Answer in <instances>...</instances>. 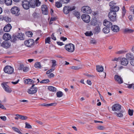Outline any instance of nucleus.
<instances>
[{
    "label": "nucleus",
    "instance_id": "obj_25",
    "mask_svg": "<svg viewBox=\"0 0 134 134\" xmlns=\"http://www.w3.org/2000/svg\"><path fill=\"white\" fill-rule=\"evenodd\" d=\"M95 33L98 34L100 31V25L98 24V25L96 26L94 29Z\"/></svg>",
    "mask_w": 134,
    "mask_h": 134
},
{
    "label": "nucleus",
    "instance_id": "obj_15",
    "mask_svg": "<svg viewBox=\"0 0 134 134\" xmlns=\"http://www.w3.org/2000/svg\"><path fill=\"white\" fill-rule=\"evenodd\" d=\"M41 8L43 14L44 15H47L48 10L47 6L45 5H42L41 6Z\"/></svg>",
    "mask_w": 134,
    "mask_h": 134
},
{
    "label": "nucleus",
    "instance_id": "obj_34",
    "mask_svg": "<svg viewBox=\"0 0 134 134\" xmlns=\"http://www.w3.org/2000/svg\"><path fill=\"white\" fill-rule=\"evenodd\" d=\"M19 79H18L17 81H14V82H10V81H8L7 82H3V83H2V84H7L8 83H11L12 84H17L19 82Z\"/></svg>",
    "mask_w": 134,
    "mask_h": 134
},
{
    "label": "nucleus",
    "instance_id": "obj_62",
    "mask_svg": "<svg viewBox=\"0 0 134 134\" xmlns=\"http://www.w3.org/2000/svg\"><path fill=\"white\" fill-rule=\"evenodd\" d=\"M54 76V75L52 73H50L48 75V77L49 78L53 77Z\"/></svg>",
    "mask_w": 134,
    "mask_h": 134
},
{
    "label": "nucleus",
    "instance_id": "obj_53",
    "mask_svg": "<svg viewBox=\"0 0 134 134\" xmlns=\"http://www.w3.org/2000/svg\"><path fill=\"white\" fill-rule=\"evenodd\" d=\"M133 110H131L129 109L128 111L129 114L130 116H132L133 115Z\"/></svg>",
    "mask_w": 134,
    "mask_h": 134
},
{
    "label": "nucleus",
    "instance_id": "obj_43",
    "mask_svg": "<svg viewBox=\"0 0 134 134\" xmlns=\"http://www.w3.org/2000/svg\"><path fill=\"white\" fill-rule=\"evenodd\" d=\"M96 41L93 38L91 39L90 41V43L91 44H96L97 43Z\"/></svg>",
    "mask_w": 134,
    "mask_h": 134
},
{
    "label": "nucleus",
    "instance_id": "obj_56",
    "mask_svg": "<svg viewBox=\"0 0 134 134\" xmlns=\"http://www.w3.org/2000/svg\"><path fill=\"white\" fill-rule=\"evenodd\" d=\"M35 5L36 6H38L40 5L41 2L39 0H35Z\"/></svg>",
    "mask_w": 134,
    "mask_h": 134
},
{
    "label": "nucleus",
    "instance_id": "obj_49",
    "mask_svg": "<svg viewBox=\"0 0 134 134\" xmlns=\"http://www.w3.org/2000/svg\"><path fill=\"white\" fill-rule=\"evenodd\" d=\"M26 34V35L29 37H32L33 33L32 32L30 31H28L27 32Z\"/></svg>",
    "mask_w": 134,
    "mask_h": 134
},
{
    "label": "nucleus",
    "instance_id": "obj_7",
    "mask_svg": "<svg viewBox=\"0 0 134 134\" xmlns=\"http://www.w3.org/2000/svg\"><path fill=\"white\" fill-rule=\"evenodd\" d=\"M11 11L12 14H15L16 16H18L20 14L19 9L16 7H13Z\"/></svg>",
    "mask_w": 134,
    "mask_h": 134
},
{
    "label": "nucleus",
    "instance_id": "obj_22",
    "mask_svg": "<svg viewBox=\"0 0 134 134\" xmlns=\"http://www.w3.org/2000/svg\"><path fill=\"white\" fill-rule=\"evenodd\" d=\"M134 31L133 29L126 28L124 29L123 33L124 34H130L132 33Z\"/></svg>",
    "mask_w": 134,
    "mask_h": 134
},
{
    "label": "nucleus",
    "instance_id": "obj_23",
    "mask_svg": "<svg viewBox=\"0 0 134 134\" xmlns=\"http://www.w3.org/2000/svg\"><path fill=\"white\" fill-rule=\"evenodd\" d=\"M97 19L96 17H94L92 18L91 21L90 22V25H91L95 26L97 25Z\"/></svg>",
    "mask_w": 134,
    "mask_h": 134
},
{
    "label": "nucleus",
    "instance_id": "obj_19",
    "mask_svg": "<svg viewBox=\"0 0 134 134\" xmlns=\"http://www.w3.org/2000/svg\"><path fill=\"white\" fill-rule=\"evenodd\" d=\"M111 30L114 32H117L119 30V27L117 25H112L111 27Z\"/></svg>",
    "mask_w": 134,
    "mask_h": 134
},
{
    "label": "nucleus",
    "instance_id": "obj_14",
    "mask_svg": "<svg viewBox=\"0 0 134 134\" xmlns=\"http://www.w3.org/2000/svg\"><path fill=\"white\" fill-rule=\"evenodd\" d=\"M121 106L118 104H115L112 107V110L114 111H119L121 109Z\"/></svg>",
    "mask_w": 134,
    "mask_h": 134
},
{
    "label": "nucleus",
    "instance_id": "obj_17",
    "mask_svg": "<svg viewBox=\"0 0 134 134\" xmlns=\"http://www.w3.org/2000/svg\"><path fill=\"white\" fill-rule=\"evenodd\" d=\"M115 79L118 83L121 84L123 83L122 78L120 76L116 75L114 77Z\"/></svg>",
    "mask_w": 134,
    "mask_h": 134
},
{
    "label": "nucleus",
    "instance_id": "obj_64",
    "mask_svg": "<svg viewBox=\"0 0 134 134\" xmlns=\"http://www.w3.org/2000/svg\"><path fill=\"white\" fill-rule=\"evenodd\" d=\"M130 63L132 65L134 66V59H132L131 60Z\"/></svg>",
    "mask_w": 134,
    "mask_h": 134
},
{
    "label": "nucleus",
    "instance_id": "obj_29",
    "mask_svg": "<svg viewBox=\"0 0 134 134\" xmlns=\"http://www.w3.org/2000/svg\"><path fill=\"white\" fill-rule=\"evenodd\" d=\"M97 70L98 72H102L104 70L103 66L100 65L97 66Z\"/></svg>",
    "mask_w": 134,
    "mask_h": 134
},
{
    "label": "nucleus",
    "instance_id": "obj_1",
    "mask_svg": "<svg viewBox=\"0 0 134 134\" xmlns=\"http://www.w3.org/2000/svg\"><path fill=\"white\" fill-rule=\"evenodd\" d=\"M75 9V7L74 6H65L64 7L63 11L65 14H68L70 11L74 10Z\"/></svg>",
    "mask_w": 134,
    "mask_h": 134
},
{
    "label": "nucleus",
    "instance_id": "obj_61",
    "mask_svg": "<svg viewBox=\"0 0 134 134\" xmlns=\"http://www.w3.org/2000/svg\"><path fill=\"white\" fill-rule=\"evenodd\" d=\"M0 118L3 121H5L6 120V117L5 116H1Z\"/></svg>",
    "mask_w": 134,
    "mask_h": 134
},
{
    "label": "nucleus",
    "instance_id": "obj_55",
    "mask_svg": "<svg viewBox=\"0 0 134 134\" xmlns=\"http://www.w3.org/2000/svg\"><path fill=\"white\" fill-rule=\"evenodd\" d=\"M70 1V0H60V2L62 3H67Z\"/></svg>",
    "mask_w": 134,
    "mask_h": 134
},
{
    "label": "nucleus",
    "instance_id": "obj_13",
    "mask_svg": "<svg viewBox=\"0 0 134 134\" xmlns=\"http://www.w3.org/2000/svg\"><path fill=\"white\" fill-rule=\"evenodd\" d=\"M120 64L121 65L126 66L129 63V60L126 58H123L120 60Z\"/></svg>",
    "mask_w": 134,
    "mask_h": 134
},
{
    "label": "nucleus",
    "instance_id": "obj_36",
    "mask_svg": "<svg viewBox=\"0 0 134 134\" xmlns=\"http://www.w3.org/2000/svg\"><path fill=\"white\" fill-rule=\"evenodd\" d=\"M34 66L36 68L40 69L41 68V65L40 62H36L35 63Z\"/></svg>",
    "mask_w": 134,
    "mask_h": 134
},
{
    "label": "nucleus",
    "instance_id": "obj_51",
    "mask_svg": "<svg viewBox=\"0 0 134 134\" xmlns=\"http://www.w3.org/2000/svg\"><path fill=\"white\" fill-rule=\"evenodd\" d=\"M70 68L72 69L77 70L80 69L79 67L78 66H72L70 67Z\"/></svg>",
    "mask_w": 134,
    "mask_h": 134
},
{
    "label": "nucleus",
    "instance_id": "obj_10",
    "mask_svg": "<svg viewBox=\"0 0 134 134\" xmlns=\"http://www.w3.org/2000/svg\"><path fill=\"white\" fill-rule=\"evenodd\" d=\"M82 10L84 13L90 14L92 12L91 8L88 6H85L82 8Z\"/></svg>",
    "mask_w": 134,
    "mask_h": 134
},
{
    "label": "nucleus",
    "instance_id": "obj_30",
    "mask_svg": "<svg viewBox=\"0 0 134 134\" xmlns=\"http://www.w3.org/2000/svg\"><path fill=\"white\" fill-rule=\"evenodd\" d=\"M103 32L105 34L109 33L110 31V29L109 28L105 27L102 30Z\"/></svg>",
    "mask_w": 134,
    "mask_h": 134
},
{
    "label": "nucleus",
    "instance_id": "obj_58",
    "mask_svg": "<svg viewBox=\"0 0 134 134\" xmlns=\"http://www.w3.org/2000/svg\"><path fill=\"white\" fill-rule=\"evenodd\" d=\"M98 129L100 130H103L105 129V127L104 126H98L97 127Z\"/></svg>",
    "mask_w": 134,
    "mask_h": 134
},
{
    "label": "nucleus",
    "instance_id": "obj_47",
    "mask_svg": "<svg viewBox=\"0 0 134 134\" xmlns=\"http://www.w3.org/2000/svg\"><path fill=\"white\" fill-rule=\"evenodd\" d=\"M114 114H116V116L118 117H122L123 116V115L121 113H117L116 112H115Z\"/></svg>",
    "mask_w": 134,
    "mask_h": 134
},
{
    "label": "nucleus",
    "instance_id": "obj_28",
    "mask_svg": "<svg viewBox=\"0 0 134 134\" xmlns=\"http://www.w3.org/2000/svg\"><path fill=\"white\" fill-rule=\"evenodd\" d=\"M4 2L7 5H10L12 4V0H4Z\"/></svg>",
    "mask_w": 134,
    "mask_h": 134
},
{
    "label": "nucleus",
    "instance_id": "obj_39",
    "mask_svg": "<svg viewBox=\"0 0 134 134\" xmlns=\"http://www.w3.org/2000/svg\"><path fill=\"white\" fill-rule=\"evenodd\" d=\"M74 15L78 19L80 18V15L79 12L75 11L74 13Z\"/></svg>",
    "mask_w": 134,
    "mask_h": 134
},
{
    "label": "nucleus",
    "instance_id": "obj_12",
    "mask_svg": "<svg viewBox=\"0 0 134 134\" xmlns=\"http://www.w3.org/2000/svg\"><path fill=\"white\" fill-rule=\"evenodd\" d=\"M4 90L7 92L10 93L12 90L11 88L7 84H1Z\"/></svg>",
    "mask_w": 134,
    "mask_h": 134
},
{
    "label": "nucleus",
    "instance_id": "obj_54",
    "mask_svg": "<svg viewBox=\"0 0 134 134\" xmlns=\"http://www.w3.org/2000/svg\"><path fill=\"white\" fill-rule=\"evenodd\" d=\"M27 117L25 116L20 115V119L22 120H25L27 119Z\"/></svg>",
    "mask_w": 134,
    "mask_h": 134
},
{
    "label": "nucleus",
    "instance_id": "obj_32",
    "mask_svg": "<svg viewBox=\"0 0 134 134\" xmlns=\"http://www.w3.org/2000/svg\"><path fill=\"white\" fill-rule=\"evenodd\" d=\"M63 93L61 91H58L56 93V95L57 97L60 98L63 96Z\"/></svg>",
    "mask_w": 134,
    "mask_h": 134
},
{
    "label": "nucleus",
    "instance_id": "obj_40",
    "mask_svg": "<svg viewBox=\"0 0 134 134\" xmlns=\"http://www.w3.org/2000/svg\"><path fill=\"white\" fill-rule=\"evenodd\" d=\"M11 38V41L13 42H15L18 39L16 36H13Z\"/></svg>",
    "mask_w": 134,
    "mask_h": 134
},
{
    "label": "nucleus",
    "instance_id": "obj_48",
    "mask_svg": "<svg viewBox=\"0 0 134 134\" xmlns=\"http://www.w3.org/2000/svg\"><path fill=\"white\" fill-rule=\"evenodd\" d=\"M57 105L56 103L47 104V107L55 106Z\"/></svg>",
    "mask_w": 134,
    "mask_h": 134
},
{
    "label": "nucleus",
    "instance_id": "obj_11",
    "mask_svg": "<svg viewBox=\"0 0 134 134\" xmlns=\"http://www.w3.org/2000/svg\"><path fill=\"white\" fill-rule=\"evenodd\" d=\"M34 43V41L32 39H30L25 41L24 44L27 47H30L33 45Z\"/></svg>",
    "mask_w": 134,
    "mask_h": 134
},
{
    "label": "nucleus",
    "instance_id": "obj_9",
    "mask_svg": "<svg viewBox=\"0 0 134 134\" xmlns=\"http://www.w3.org/2000/svg\"><path fill=\"white\" fill-rule=\"evenodd\" d=\"M81 18L83 21L86 23H88L90 21V17L88 15L86 14L82 15Z\"/></svg>",
    "mask_w": 134,
    "mask_h": 134
},
{
    "label": "nucleus",
    "instance_id": "obj_18",
    "mask_svg": "<svg viewBox=\"0 0 134 134\" xmlns=\"http://www.w3.org/2000/svg\"><path fill=\"white\" fill-rule=\"evenodd\" d=\"M12 27L10 24H8L4 27L3 30L5 32H8L10 31Z\"/></svg>",
    "mask_w": 134,
    "mask_h": 134
},
{
    "label": "nucleus",
    "instance_id": "obj_63",
    "mask_svg": "<svg viewBox=\"0 0 134 134\" xmlns=\"http://www.w3.org/2000/svg\"><path fill=\"white\" fill-rule=\"evenodd\" d=\"M51 38L54 40H56V38L54 36V33H53L52 35H51Z\"/></svg>",
    "mask_w": 134,
    "mask_h": 134
},
{
    "label": "nucleus",
    "instance_id": "obj_59",
    "mask_svg": "<svg viewBox=\"0 0 134 134\" xmlns=\"http://www.w3.org/2000/svg\"><path fill=\"white\" fill-rule=\"evenodd\" d=\"M120 58H114L112 59V61H116L117 62L119 61V60L120 59Z\"/></svg>",
    "mask_w": 134,
    "mask_h": 134
},
{
    "label": "nucleus",
    "instance_id": "obj_60",
    "mask_svg": "<svg viewBox=\"0 0 134 134\" xmlns=\"http://www.w3.org/2000/svg\"><path fill=\"white\" fill-rule=\"evenodd\" d=\"M15 115L16 116V117H15V119L18 120L19 118H20V115L19 114H16Z\"/></svg>",
    "mask_w": 134,
    "mask_h": 134
},
{
    "label": "nucleus",
    "instance_id": "obj_21",
    "mask_svg": "<svg viewBox=\"0 0 134 134\" xmlns=\"http://www.w3.org/2000/svg\"><path fill=\"white\" fill-rule=\"evenodd\" d=\"M11 36L8 33H6L4 34L3 36V39L6 41L9 40L11 38Z\"/></svg>",
    "mask_w": 134,
    "mask_h": 134
},
{
    "label": "nucleus",
    "instance_id": "obj_38",
    "mask_svg": "<svg viewBox=\"0 0 134 134\" xmlns=\"http://www.w3.org/2000/svg\"><path fill=\"white\" fill-rule=\"evenodd\" d=\"M12 129L15 131L18 132L19 134H22V133L20 132L19 129L17 128L13 127L12 128Z\"/></svg>",
    "mask_w": 134,
    "mask_h": 134
},
{
    "label": "nucleus",
    "instance_id": "obj_42",
    "mask_svg": "<svg viewBox=\"0 0 134 134\" xmlns=\"http://www.w3.org/2000/svg\"><path fill=\"white\" fill-rule=\"evenodd\" d=\"M49 82V81L48 79H47L46 80H44L40 82V83H48Z\"/></svg>",
    "mask_w": 134,
    "mask_h": 134
},
{
    "label": "nucleus",
    "instance_id": "obj_4",
    "mask_svg": "<svg viewBox=\"0 0 134 134\" xmlns=\"http://www.w3.org/2000/svg\"><path fill=\"white\" fill-rule=\"evenodd\" d=\"M65 48L67 51L70 52H72L75 50V46L72 43L66 45Z\"/></svg>",
    "mask_w": 134,
    "mask_h": 134
},
{
    "label": "nucleus",
    "instance_id": "obj_50",
    "mask_svg": "<svg viewBox=\"0 0 134 134\" xmlns=\"http://www.w3.org/2000/svg\"><path fill=\"white\" fill-rule=\"evenodd\" d=\"M51 61L52 63V66L55 67L57 65L56 61L54 60H52Z\"/></svg>",
    "mask_w": 134,
    "mask_h": 134
},
{
    "label": "nucleus",
    "instance_id": "obj_16",
    "mask_svg": "<svg viewBox=\"0 0 134 134\" xmlns=\"http://www.w3.org/2000/svg\"><path fill=\"white\" fill-rule=\"evenodd\" d=\"M104 25L108 28L111 27L112 26V23L109 21H107L106 20H105L103 22Z\"/></svg>",
    "mask_w": 134,
    "mask_h": 134
},
{
    "label": "nucleus",
    "instance_id": "obj_24",
    "mask_svg": "<svg viewBox=\"0 0 134 134\" xmlns=\"http://www.w3.org/2000/svg\"><path fill=\"white\" fill-rule=\"evenodd\" d=\"M119 7L117 6H115L110 8V12H116L119 11Z\"/></svg>",
    "mask_w": 134,
    "mask_h": 134
},
{
    "label": "nucleus",
    "instance_id": "obj_35",
    "mask_svg": "<svg viewBox=\"0 0 134 134\" xmlns=\"http://www.w3.org/2000/svg\"><path fill=\"white\" fill-rule=\"evenodd\" d=\"M17 37L20 40H23L24 39V35L21 33H19Z\"/></svg>",
    "mask_w": 134,
    "mask_h": 134
},
{
    "label": "nucleus",
    "instance_id": "obj_8",
    "mask_svg": "<svg viewBox=\"0 0 134 134\" xmlns=\"http://www.w3.org/2000/svg\"><path fill=\"white\" fill-rule=\"evenodd\" d=\"M22 5L23 8L26 10L29 9L30 7L29 1L24 0L22 2Z\"/></svg>",
    "mask_w": 134,
    "mask_h": 134
},
{
    "label": "nucleus",
    "instance_id": "obj_44",
    "mask_svg": "<svg viewBox=\"0 0 134 134\" xmlns=\"http://www.w3.org/2000/svg\"><path fill=\"white\" fill-rule=\"evenodd\" d=\"M25 124V128L27 129H31L32 126L29 123L26 122Z\"/></svg>",
    "mask_w": 134,
    "mask_h": 134
},
{
    "label": "nucleus",
    "instance_id": "obj_27",
    "mask_svg": "<svg viewBox=\"0 0 134 134\" xmlns=\"http://www.w3.org/2000/svg\"><path fill=\"white\" fill-rule=\"evenodd\" d=\"M48 89L51 91L53 92H55L57 91V88L53 86H49L48 87Z\"/></svg>",
    "mask_w": 134,
    "mask_h": 134
},
{
    "label": "nucleus",
    "instance_id": "obj_52",
    "mask_svg": "<svg viewBox=\"0 0 134 134\" xmlns=\"http://www.w3.org/2000/svg\"><path fill=\"white\" fill-rule=\"evenodd\" d=\"M33 16L35 18H38L39 17V14L36 12H34L33 13Z\"/></svg>",
    "mask_w": 134,
    "mask_h": 134
},
{
    "label": "nucleus",
    "instance_id": "obj_57",
    "mask_svg": "<svg viewBox=\"0 0 134 134\" xmlns=\"http://www.w3.org/2000/svg\"><path fill=\"white\" fill-rule=\"evenodd\" d=\"M125 51L123 50H121L119 51H117L115 52L116 54H121L124 53Z\"/></svg>",
    "mask_w": 134,
    "mask_h": 134
},
{
    "label": "nucleus",
    "instance_id": "obj_31",
    "mask_svg": "<svg viewBox=\"0 0 134 134\" xmlns=\"http://www.w3.org/2000/svg\"><path fill=\"white\" fill-rule=\"evenodd\" d=\"M126 57L128 59H130L131 60L133 59V56L131 53H127L126 54Z\"/></svg>",
    "mask_w": 134,
    "mask_h": 134
},
{
    "label": "nucleus",
    "instance_id": "obj_37",
    "mask_svg": "<svg viewBox=\"0 0 134 134\" xmlns=\"http://www.w3.org/2000/svg\"><path fill=\"white\" fill-rule=\"evenodd\" d=\"M3 19L7 22H10L11 21V19L7 16L3 17Z\"/></svg>",
    "mask_w": 134,
    "mask_h": 134
},
{
    "label": "nucleus",
    "instance_id": "obj_33",
    "mask_svg": "<svg viewBox=\"0 0 134 134\" xmlns=\"http://www.w3.org/2000/svg\"><path fill=\"white\" fill-rule=\"evenodd\" d=\"M62 3L60 2L57 1L55 3V6L58 8H59L62 6Z\"/></svg>",
    "mask_w": 134,
    "mask_h": 134
},
{
    "label": "nucleus",
    "instance_id": "obj_20",
    "mask_svg": "<svg viewBox=\"0 0 134 134\" xmlns=\"http://www.w3.org/2000/svg\"><path fill=\"white\" fill-rule=\"evenodd\" d=\"M10 43L8 42L4 41L1 44V46L3 47L8 48L10 47Z\"/></svg>",
    "mask_w": 134,
    "mask_h": 134
},
{
    "label": "nucleus",
    "instance_id": "obj_41",
    "mask_svg": "<svg viewBox=\"0 0 134 134\" xmlns=\"http://www.w3.org/2000/svg\"><path fill=\"white\" fill-rule=\"evenodd\" d=\"M85 34L87 36H90L93 35V34L91 31H87L85 33Z\"/></svg>",
    "mask_w": 134,
    "mask_h": 134
},
{
    "label": "nucleus",
    "instance_id": "obj_45",
    "mask_svg": "<svg viewBox=\"0 0 134 134\" xmlns=\"http://www.w3.org/2000/svg\"><path fill=\"white\" fill-rule=\"evenodd\" d=\"M116 4L114 1H112L109 3V5L110 7V8L114 6V5Z\"/></svg>",
    "mask_w": 134,
    "mask_h": 134
},
{
    "label": "nucleus",
    "instance_id": "obj_26",
    "mask_svg": "<svg viewBox=\"0 0 134 134\" xmlns=\"http://www.w3.org/2000/svg\"><path fill=\"white\" fill-rule=\"evenodd\" d=\"M30 5V7L32 8L35 7V0H29Z\"/></svg>",
    "mask_w": 134,
    "mask_h": 134
},
{
    "label": "nucleus",
    "instance_id": "obj_5",
    "mask_svg": "<svg viewBox=\"0 0 134 134\" xmlns=\"http://www.w3.org/2000/svg\"><path fill=\"white\" fill-rule=\"evenodd\" d=\"M35 84H32V86L27 91V92L30 94H35L37 91V88L34 86Z\"/></svg>",
    "mask_w": 134,
    "mask_h": 134
},
{
    "label": "nucleus",
    "instance_id": "obj_3",
    "mask_svg": "<svg viewBox=\"0 0 134 134\" xmlns=\"http://www.w3.org/2000/svg\"><path fill=\"white\" fill-rule=\"evenodd\" d=\"M40 81L38 79L34 78L33 80L28 79L25 80L24 82L25 84H31L32 83H39Z\"/></svg>",
    "mask_w": 134,
    "mask_h": 134
},
{
    "label": "nucleus",
    "instance_id": "obj_6",
    "mask_svg": "<svg viewBox=\"0 0 134 134\" xmlns=\"http://www.w3.org/2000/svg\"><path fill=\"white\" fill-rule=\"evenodd\" d=\"M4 72L9 74H11L14 72L13 68L10 66H5L4 69Z\"/></svg>",
    "mask_w": 134,
    "mask_h": 134
},
{
    "label": "nucleus",
    "instance_id": "obj_46",
    "mask_svg": "<svg viewBox=\"0 0 134 134\" xmlns=\"http://www.w3.org/2000/svg\"><path fill=\"white\" fill-rule=\"evenodd\" d=\"M50 37H48L45 39V42L46 43H48V44H50Z\"/></svg>",
    "mask_w": 134,
    "mask_h": 134
},
{
    "label": "nucleus",
    "instance_id": "obj_2",
    "mask_svg": "<svg viewBox=\"0 0 134 134\" xmlns=\"http://www.w3.org/2000/svg\"><path fill=\"white\" fill-rule=\"evenodd\" d=\"M109 20L111 21H114L116 20V13L113 12H110L108 13Z\"/></svg>",
    "mask_w": 134,
    "mask_h": 134
}]
</instances>
